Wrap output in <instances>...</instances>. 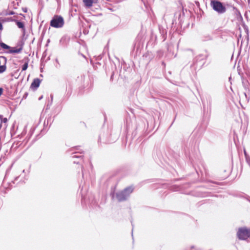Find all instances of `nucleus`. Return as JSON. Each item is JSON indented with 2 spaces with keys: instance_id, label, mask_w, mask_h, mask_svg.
Segmentation results:
<instances>
[{
  "instance_id": "1",
  "label": "nucleus",
  "mask_w": 250,
  "mask_h": 250,
  "mask_svg": "<svg viewBox=\"0 0 250 250\" xmlns=\"http://www.w3.org/2000/svg\"><path fill=\"white\" fill-rule=\"evenodd\" d=\"M64 24L63 18L59 15H55L50 21L51 26L58 28L62 27Z\"/></svg>"
},
{
  "instance_id": "2",
  "label": "nucleus",
  "mask_w": 250,
  "mask_h": 250,
  "mask_svg": "<svg viewBox=\"0 0 250 250\" xmlns=\"http://www.w3.org/2000/svg\"><path fill=\"white\" fill-rule=\"evenodd\" d=\"M237 236L240 240H245L250 237V228H240L237 232Z\"/></svg>"
},
{
  "instance_id": "3",
  "label": "nucleus",
  "mask_w": 250,
  "mask_h": 250,
  "mask_svg": "<svg viewBox=\"0 0 250 250\" xmlns=\"http://www.w3.org/2000/svg\"><path fill=\"white\" fill-rule=\"evenodd\" d=\"M210 4L213 9L219 13H223L226 10V7L219 1L212 0Z\"/></svg>"
},
{
  "instance_id": "4",
  "label": "nucleus",
  "mask_w": 250,
  "mask_h": 250,
  "mask_svg": "<svg viewBox=\"0 0 250 250\" xmlns=\"http://www.w3.org/2000/svg\"><path fill=\"white\" fill-rule=\"evenodd\" d=\"M127 196V195H126V193H125L124 190L119 192L116 195L117 198L120 202L125 200Z\"/></svg>"
},
{
  "instance_id": "5",
  "label": "nucleus",
  "mask_w": 250,
  "mask_h": 250,
  "mask_svg": "<svg viewBox=\"0 0 250 250\" xmlns=\"http://www.w3.org/2000/svg\"><path fill=\"white\" fill-rule=\"evenodd\" d=\"M40 83L41 81L39 79H34L31 84L30 88L33 89H36L40 86Z\"/></svg>"
},
{
  "instance_id": "6",
  "label": "nucleus",
  "mask_w": 250,
  "mask_h": 250,
  "mask_svg": "<svg viewBox=\"0 0 250 250\" xmlns=\"http://www.w3.org/2000/svg\"><path fill=\"white\" fill-rule=\"evenodd\" d=\"M84 6L86 7L89 8L92 6L94 3H97L98 0H83Z\"/></svg>"
},
{
  "instance_id": "7",
  "label": "nucleus",
  "mask_w": 250,
  "mask_h": 250,
  "mask_svg": "<svg viewBox=\"0 0 250 250\" xmlns=\"http://www.w3.org/2000/svg\"><path fill=\"white\" fill-rule=\"evenodd\" d=\"M22 50V45H21V47L19 48H15L13 47H11L8 51V53H19Z\"/></svg>"
},
{
  "instance_id": "8",
  "label": "nucleus",
  "mask_w": 250,
  "mask_h": 250,
  "mask_svg": "<svg viewBox=\"0 0 250 250\" xmlns=\"http://www.w3.org/2000/svg\"><path fill=\"white\" fill-rule=\"evenodd\" d=\"M124 191L126 193V195L127 196H129V195L132 193L133 191V188L132 187H129L126 188H125Z\"/></svg>"
},
{
  "instance_id": "9",
  "label": "nucleus",
  "mask_w": 250,
  "mask_h": 250,
  "mask_svg": "<svg viewBox=\"0 0 250 250\" xmlns=\"http://www.w3.org/2000/svg\"><path fill=\"white\" fill-rule=\"evenodd\" d=\"M8 120L6 118H3L2 116L0 115V128L1 127L2 123H7Z\"/></svg>"
},
{
  "instance_id": "10",
  "label": "nucleus",
  "mask_w": 250,
  "mask_h": 250,
  "mask_svg": "<svg viewBox=\"0 0 250 250\" xmlns=\"http://www.w3.org/2000/svg\"><path fill=\"white\" fill-rule=\"evenodd\" d=\"M16 24L19 28L24 29V25L23 23L19 21H16Z\"/></svg>"
},
{
  "instance_id": "11",
  "label": "nucleus",
  "mask_w": 250,
  "mask_h": 250,
  "mask_svg": "<svg viewBox=\"0 0 250 250\" xmlns=\"http://www.w3.org/2000/svg\"><path fill=\"white\" fill-rule=\"evenodd\" d=\"M0 46L3 49L9 50V49L10 48V47L9 46L7 45V44H6L5 43H4L3 42L0 43Z\"/></svg>"
},
{
  "instance_id": "12",
  "label": "nucleus",
  "mask_w": 250,
  "mask_h": 250,
  "mask_svg": "<svg viewBox=\"0 0 250 250\" xmlns=\"http://www.w3.org/2000/svg\"><path fill=\"white\" fill-rule=\"evenodd\" d=\"M28 66V62H26L22 66V71L26 70Z\"/></svg>"
},
{
  "instance_id": "13",
  "label": "nucleus",
  "mask_w": 250,
  "mask_h": 250,
  "mask_svg": "<svg viewBox=\"0 0 250 250\" xmlns=\"http://www.w3.org/2000/svg\"><path fill=\"white\" fill-rule=\"evenodd\" d=\"M15 14V12L14 11H10L8 13H7L5 14V15H14Z\"/></svg>"
},
{
  "instance_id": "14",
  "label": "nucleus",
  "mask_w": 250,
  "mask_h": 250,
  "mask_svg": "<svg viewBox=\"0 0 250 250\" xmlns=\"http://www.w3.org/2000/svg\"><path fill=\"white\" fill-rule=\"evenodd\" d=\"M3 29V26L1 22L0 21V30H2Z\"/></svg>"
},
{
  "instance_id": "15",
  "label": "nucleus",
  "mask_w": 250,
  "mask_h": 250,
  "mask_svg": "<svg viewBox=\"0 0 250 250\" xmlns=\"http://www.w3.org/2000/svg\"><path fill=\"white\" fill-rule=\"evenodd\" d=\"M3 92V89L2 88H0V96L1 95Z\"/></svg>"
}]
</instances>
